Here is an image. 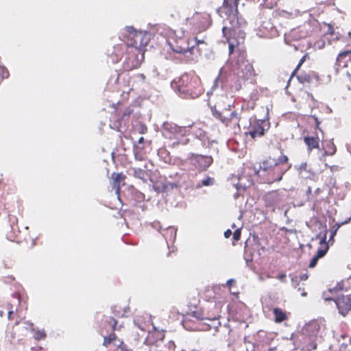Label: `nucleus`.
I'll list each match as a JSON object with an SVG mask.
<instances>
[{
	"instance_id": "603ef678",
	"label": "nucleus",
	"mask_w": 351,
	"mask_h": 351,
	"mask_svg": "<svg viewBox=\"0 0 351 351\" xmlns=\"http://www.w3.org/2000/svg\"><path fill=\"white\" fill-rule=\"evenodd\" d=\"M119 349L120 351H132V350L129 349L126 345L121 343V344L119 346Z\"/></svg>"
},
{
	"instance_id": "3c124183",
	"label": "nucleus",
	"mask_w": 351,
	"mask_h": 351,
	"mask_svg": "<svg viewBox=\"0 0 351 351\" xmlns=\"http://www.w3.org/2000/svg\"><path fill=\"white\" fill-rule=\"evenodd\" d=\"M326 234H327V231L325 232L323 237L320 240V242H319L320 246L328 245V243H326V238H327Z\"/></svg>"
},
{
	"instance_id": "f8f14e48",
	"label": "nucleus",
	"mask_w": 351,
	"mask_h": 351,
	"mask_svg": "<svg viewBox=\"0 0 351 351\" xmlns=\"http://www.w3.org/2000/svg\"><path fill=\"white\" fill-rule=\"evenodd\" d=\"M211 112L215 118L220 120L226 125H228L232 121H237L239 119V114L236 111L227 112L213 107L211 108Z\"/></svg>"
},
{
	"instance_id": "f257e3e1",
	"label": "nucleus",
	"mask_w": 351,
	"mask_h": 351,
	"mask_svg": "<svg viewBox=\"0 0 351 351\" xmlns=\"http://www.w3.org/2000/svg\"><path fill=\"white\" fill-rule=\"evenodd\" d=\"M229 60L227 66L229 73L226 81L230 84L232 91H239L244 82L255 75L253 66L245 59V53L239 45L233 41H229Z\"/></svg>"
},
{
	"instance_id": "c9c22d12",
	"label": "nucleus",
	"mask_w": 351,
	"mask_h": 351,
	"mask_svg": "<svg viewBox=\"0 0 351 351\" xmlns=\"http://www.w3.org/2000/svg\"><path fill=\"white\" fill-rule=\"evenodd\" d=\"M9 75L8 71L4 66H0V81L7 78Z\"/></svg>"
},
{
	"instance_id": "37998d69",
	"label": "nucleus",
	"mask_w": 351,
	"mask_h": 351,
	"mask_svg": "<svg viewBox=\"0 0 351 351\" xmlns=\"http://www.w3.org/2000/svg\"><path fill=\"white\" fill-rule=\"evenodd\" d=\"M112 337H114V334L110 335L108 338L104 337V346H107L110 344L112 340Z\"/></svg>"
},
{
	"instance_id": "473e14b6",
	"label": "nucleus",
	"mask_w": 351,
	"mask_h": 351,
	"mask_svg": "<svg viewBox=\"0 0 351 351\" xmlns=\"http://www.w3.org/2000/svg\"><path fill=\"white\" fill-rule=\"evenodd\" d=\"M289 276L291 277V286L295 289L298 288L300 282L298 275L290 274Z\"/></svg>"
},
{
	"instance_id": "9d476101",
	"label": "nucleus",
	"mask_w": 351,
	"mask_h": 351,
	"mask_svg": "<svg viewBox=\"0 0 351 351\" xmlns=\"http://www.w3.org/2000/svg\"><path fill=\"white\" fill-rule=\"evenodd\" d=\"M213 159L210 156L191 154L190 164L199 171H206L213 163Z\"/></svg>"
},
{
	"instance_id": "bf43d9fd",
	"label": "nucleus",
	"mask_w": 351,
	"mask_h": 351,
	"mask_svg": "<svg viewBox=\"0 0 351 351\" xmlns=\"http://www.w3.org/2000/svg\"><path fill=\"white\" fill-rule=\"evenodd\" d=\"M328 33H329L331 35L334 34V29L331 25L328 26Z\"/></svg>"
},
{
	"instance_id": "5701e85b",
	"label": "nucleus",
	"mask_w": 351,
	"mask_h": 351,
	"mask_svg": "<svg viewBox=\"0 0 351 351\" xmlns=\"http://www.w3.org/2000/svg\"><path fill=\"white\" fill-rule=\"evenodd\" d=\"M134 324L142 331H145L147 327V322L140 316L135 317Z\"/></svg>"
},
{
	"instance_id": "8fccbe9b",
	"label": "nucleus",
	"mask_w": 351,
	"mask_h": 351,
	"mask_svg": "<svg viewBox=\"0 0 351 351\" xmlns=\"http://www.w3.org/2000/svg\"><path fill=\"white\" fill-rule=\"evenodd\" d=\"M8 317L9 319H11V316L12 313H14V311L12 309V304H8Z\"/></svg>"
},
{
	"instance_id": "a211bd4d",
	"label": "nucleus",
	"mask_w": 351,
	"mask_h": 351,
	"mask_svg": "<svg viewBox=\"0 0 351 351\" xmlns=\"http://www.w3.org/2000/svg\"><path fill=\"white\" fill-rule=\"evenodd\" d=\"M196 47L194 45H191V42H189L186 47H181L176 45L175 47H173L172 49L178 53H186L189 52L191 54L195 53V49Z\"/></svg>"
},
{
	"instance_id": "f704fd0d",
	"label": "nucleus",
	"mask_w": 351,
	"mask_h": 351,
	"mask_svg": "<svg viewBox=\"0 0 351 351\" xmlns=\"http://www.w3.org/2000/svg\"><path fill=\"white\" fill-rule=\"evenodd\" d=\"M123 120L121 119H118L117 121H115L114 123H112V124H110V128L112 129H114V130H116L117 131H121V121Z\"/></svg>"
},
{
	"instance_id": "052dcab7",
	"label": "nucleus",
	"mask_w": 351,
	"mask_h": 351,
	"mask_svg": "<svg viewBox=\"0 0 351 351\" xmlns=\"http://www.w3.org/2000/svg\"><path fill=\"white\" fill-rule=\"evenodd\" d=\"M137 197L138 199H143L144 198V195L140 192L137 193Z\"/></svg>"
},
{
	"instance_id": "39448f33",
	"label": "nucleus",
	"mask_w": 351,
	"mask_h": 351,
	"mask_svg": "<svg viewBox=\"0 0 351 351\" xmlns=\"http://www.w3.org/2000/svg\"><path fill=\"white\" fill-rule=\"evenodd\" d=\"M243 0H234V2L230 3L229 0H223V5L219 8L217 11L221 17H227L230 19L234 15L239 14V6ZM260 6L267 8H271L273 3L269 0H258Z\"/></svg>"
},
{
	"instance_id": "aec40b11",
	"label": "nucleus",
	"mask_w": 351,
	"mask_h": 351,
	"mask_svg": "<svg viewBox=\"0 0 351 351\" xmlns=\"http://www.w3.org/2000/svg\"><path fill=\"white\" fill-rule=\"evenodd\" d=\"M273 313L275 316L276 322L280 323L287 319L286 313L279 308H274Z\"/></svg>"
},
{
	"instance_id": "ddd939ff",
	"label": "nucleus",
	"mask_w": 351,
	"mask_h": 351,
	"mask_svg": "<svg viewBox=\"0 0 351 351\" xmlns=\"http://www.w3.org/2000/svg\"><path fill=\"white\" fill-rule=\"evenodd\" d=\"M184 128L178 126L173 123L165 122L162 126V133L166 138L173 139L182 135Z\"/></svg>"
},
{
	"instance_id": "c756f323",
	"label": "nucleus",
	"mask_w": 351,
	"mask_h": 351,
	"mask_svg": "<svg viewBox=\"0 0 351 351\" xmlns=\"http://www.w3.org/2000/svg\"><path fill=\"white\" fill-rule=\"evenodd\" d=\"M328 250V245H322L318 248L316 256L321 258L325 256Z\"/></svg>"
},
{
	"instance_id": "58836bf2",
	"label": "nucleus",
	"mask_w": 351,
	"mask_h": 351,
	"mask_svg": "<svg viewBox=\"0 0 351 351\" xmlns=\"http://www.w3.org/2000/svg\"><path fill=\"white\" fill-rule=\"evenodd\" d=\"M136 130L138 131L140 134H145L147 131V128L145 124L140 123L137 126Z\"/></svg>"
},
{
	"instance_id": "49530a36",
	"label": "nucleus",
	"mask_w": 351,
	"mask_h": 351,
	"mask_svg": "<svg viewBox=\"0 0 351 351\" xmlns=\"http://www.w3.org/2000/svg\"><path fill=\"white\" fill-rule=\"evenodd\" d=\"M193 317H196L197 319L199 320H203L205 319V317L203 316V315L200 312L195 311L193 313Z\"/></svg>"
},
{
	"instance_id": "de8ad7c7",
	"label": "nucleus",
	"mask_w": 351,
	"mask_h": 351,
	"mask_svg": "<svg viewBox=\"0 0 351 351\" xmlns=\"http://www.w3.org/2000/svg\"><path fill=\"white\" fill-rule=\"evenodd\" d=\"M132 112V110H131L130 108L125 109L123 113V117H122L121 119L123 120L125 117H129Z\"/></svg>"
},
{
	"instance_id": "cd10ccee",
	"label": "nucleus",
	"mask_w": 351,
	"mask_h": 351,
	"mask_svg": "<svg viewBox=\"0 0 351 351\" xmlns=\"http://www.w3.org/2000/svg\"><path fill=\"white\" fill-rule=\"evenodd\" d=\"M273 166L274 163H269L268 161H264L261 165H260L259 169L255 171V174H258L261 169L264 171H267Z\"/></svg>"
},
{
	"instance_id": "f03ea898",
	"label": "nucleus",
	"mask_w": 351,
	"mask_h": 351,
	"mask_svg": "<svg viewBox=\"0 0 351 351\" xmlns=\"http://www.w3.org/2000/svg\"><path fill=\"white\" fill-rule=\"evenodd\" d=\"M326 335L325 325L318 321H311L295 335L293 341L303 350L311 351L316 349L317 343L322 342Z\"/></svg>"
},
{
	"instance_id": "6e6552de",
	"label": "nucleus",
	"mask_w": 351,
	"mask_h": 351,
	"mask_svg": "<svg viewBox=\"0 0 351 351\" xmlns=\"http://www.w3.org/2000/svg\"><path fill=\"white\" fill-rule=\"evenodd\" d=\"M287 192L285 190L272 191L264 195V201L267 207L271 208L274 211L276 208H280V206L286 201Z\"/></svg>"
},
{
	"instance_id": "ea45409f",
	"label": "nucleus",
	"mask_w": 351,
	"mask_h": 351,
	"mask_svg": "<svg viewBox=\"0 0 351 351\" xmlns=\"http://www.w3.org/2000/svg\"><path fill=\"white\" fill-rule=\"evenodd\" d=\"M307 164L306 162H302L298 167L297 169L300 174H302L303 171L306 170ZM296 168V166L295 167Z\"/></svg>"
},
{
	"instance_id": "79ce46f5",
	"label": "nucleus",
	"mask_w": 351,
	"mask_h": 351,
	"mask_svg": "<svg viewBox=\"0 0 351 351\" xmlns=\"http://www.w3.org/2000/svg\"><path fill=\"white\" fill-rule=\"evenodd\" d=\"M151 226L153 228L157 230L158 231L160 232L162 230V226L160 225L159 221H154L151 223Z\"/></svg>"
},
{
	"instance_id": "4be33fe9",
	"label": "nucleus",
	"mask_w": 351,
	"mask_h": 351,
	"mask_svg": "<svg viewBox=\"0 0 351 351\" xmlns=\"http://www.w3.org/2000/svg\"><path fill=\"white\" fill-rule=\"evenodd\" d=\"M351 54V50H346V51H343L342 52H340L337 58H336V61H335V69L338 71H339V67L341 66V60L343 59L344 58H346L347 56Z\"/></svg>"
},
{
	"instance_id": "4d7b16f0",
	"label": "nucleus",
	"mask_w": 351,
	"mask_h": 351,
	"mask_svg": "<svg viewBox=\"0 0 351 351\" xmlns=\"http://www.w3.org/2000/svg\"><path fill=\"white\" fill-rule=\"evenodd\" d=\"M12 297H13L14 299H16V300L17 303H19V304L20 303V300H21V299H20V295H19V293H14V294L12 295Z\"/></svg>"
},
{
	"instance_id": "7ed1b4c3",
	"label": "nucleus",
	"mask_w": 351,
	"mask_h": 351,
	"mask_svg": "<svg viewBox=\"0 0 351 351\" xmlns=\"http://www.w3.org/2000/svg\"><path fill=\"white\" fill-rule=\"evenodd\" d=\"M171 86L180 97L186 99H195L203 93L200 80L196 76L187 73H184L174 79Z\"/></svg>"
},
{
	"instance_id": "393cba45",
	"label": "nucleus",
	"mask_w": 351,
	"mask_h": 351,
	"mask_svg": "<svg viewBox=\"0 0 351 351\" xmlns=\"http://www.w3.org/2000/svg\"><path fill=\"white\" fill-rule=\"evenodd\" d=\"M195 43V44H193L192 45H194L196 49H195V53L193 55H195V56H197L200 54V48L199 46L201 45H205V42L203 39H199L197 37H195L194 40L193 41Z\"/></svg>"
},
{
	"instance_id": "680f3d73",
	"label": "nucleus",
	"mask_w": 351,
	"mask_h": 351,
	"mask_svg": "<svg viewBox=\"0 0 351 351\" xmlns=\"http://www.w3.org/2000/svg\"><path fill=\"white\" fill-rule=\"evenodd\" d=\"M336 232H337V229L332 232L329 241L331 240L333 238V237L336 234Z\"/></svg>"
},
{
	"instance_id": "9b49d317",
	"label": "nucleus",
	"mask_w": 351,
	"mask_h": 351,
	"mask_svg": "<svg viewBox=\"0 0 351 351\" xmlns=\"http://www.w3.org/2000/svg\"><path fill=\"white\" fill-rule=\"evenodd\" d=\"M269 128V122L265 120H256L253 121L250 119V125L247 132L252 138L261 137L264 135L265 132Z\"/></svg>"
},
{
	"instance_id": "20e7f679",
	"label": "nucleus",
	"mask_w": 351,
	"mask_h": 351,
	"mask_svg": "<svg viewBox=\"0 0 351 351\" xmlns=\"http://www.w3.org/2000/svg\"><path fill=\"white\" fill-rule=\"evenodd\" d=\"M227 21L229 23V25H226L223 27V34L225 37L227 38L228 41H233L235 44L237 42L239 43V40H234V38L231 39L228 37L231 36H238L240 39L243 40L244 38V29L247 25V22L244 18H243L241 15H234L230 19H227Z\"/></svg>"
},
{
	"instance_id": "5fc2aeb1",
	"label": "nucleus",
	"mask_w": 351,
	"mask_h": 351,
	"mask_svg": "<svg viewBox=\"0 0 351 351\" xmlns=\"http://www.w3.org/2000/svg\"><path fill=\"white\" fill-rule=\"evenodd\" d=\"M109 322L112 324V329L114 330L117 323V321L112 317H109Z\"/></svg>"
},
{
	"instance_id": "72a5a7b5",
	"label": "nucleus",
	"mask_w": 351,
	"mask_h": 351,
	"mask_svg": "<svg viewBox=\"0 0 351 351\" xmlns=\"http://www.w3.org/2000/svg\"><path fill=\"white\" fill-rule=\"evenodd\" d=\"M46 337V334L43 330H36L35 331L34 338L36 340H40L45 339Z\"/></svg>"
},
{
	"instance_id": "6e6d98bb",
	"label": "nucleus",
	"mask_w": 351,
	"mask_h": 351,
	"mask_svg": "<svg viewBox=\"0 0 351 351\" xmlns=\"http://www.w3.org/2000/svg\"><path fill=\"white\" fill-rule=\"evenodd\" d=\"M232 234V232L230 230H227L226 231L224 232V237L227 239L229 238Z\"/></svg>"
},
{
	"instance_id": "2eb2a0df",
	"label": "nucleus",
	"mask_w": 351,
	"mask_h": 351,
	"mask_svg": "<svg viewBox=\"0 0 351 351\" xmlns=\"http://www.w3.org/2000/svg\"><path fill=\"white\" fill-rule=\"evenodd\" d=\"M111 178L113 180L112 188L115 190L116 194L119 196L121 183L123 181L125 176H123L122 173H113L111 176Z\"/></svg>"
},
{
	"instance_id": "09e8293b",
	"label": "nucleus",
	"mask_w": 351,
	"mask_h": 351,
	"mask_svg": "<svg viewBox=\"0 0 351 351\" xmlns=\"http://www.w3.org/2000/svg\"><path fill=\"white\" fill-rule=\"evenodd\" d=\"M298 277L300 278V281H304L308 279V275L307 273H303L300 275H298Z\"/></svg>"
},
{
	"instance_id": "69168bd1",
	"label": "nucleus",
	"mask_w": 351,
	"mask_h": 351,
	"mask_svg": "<svg viewBox=\"0 0 351 351\" xmlns=\"http://www.w3.org/2000/svg\"><path fill=\"white\" fill-rule=\"evenodd\" d=\"M207 319H209L210 321H215L217 320V317L216 316H214L213 317H208Z\"/></svg>"
},
{
	"instance_id": "2f4dec72",
	"label": "nucleus",
	"mask_w": 351,
	"mask_h": 351,
	"mask_svg": "<svg viewBox=\"0 0 351 351\" xmlns=\"http://www.w3.org/2000/svg\"><path fill=\"white\" fill-rule=\"evenodd\" d=\"M214 183V179L209 177V176H207L206 178L204 179L201 184H199L197 185V187H199L201 186H211L213 185Z\"/></svg>"
},
{
	"instance_id": "6ab92c4d",
	"label": "nucleus",
	"mask_w": 351,
	"mask_h": 351,
	"mask_svg": "<svg viewBox=\"0 0 351 351\" xmlns=\"http://www.w3.org/2000/svg\"><path fill=\"white\" fill-rule=\"evenodd\" d=\"M305 144L308 146V149L311 150L313 148H318L319 144V139L317 136H305L304 138Z\"/></svg>"
},
{
	"instance_id": "e433bc0d",
	"label": "nucleus",
	"mask_w": 351,
	"mask_h": 351,
	"mask_svg": "<svg viewBox=\"0 0 351 351\" xmlns=\"http://www.w3.org/2000/svg\"><path fill=\"white\" fill-rule=\"evenodd\" d=\"M288 161V157L284 155L280 156L276 162H274V165L276 166L279 164L286 163Z\"/></svg>"
},
{
	"instance_id": "a18cd8bd",
	"label": "nucleus",
	"mask_w": 351,
	"mask_h": 351,
	"mask_svg": "<svg viewBox=\"0 0 351 351\" xmlns=\"http://www.w3.org/2000/svg\"><path fill=\"white\" fill-rule=\"evenodd\" d=\"M304 60V57H303V58L300 60V61L299 62V63H298V66H296L295 69L292 72V73H291V77H290V78H291V77L295 75V73H296L297 70H298V69H299V68H300V67L301 66V65L303 64ZM291 80V79H289V80Z\"/></svg>"
},
{
	"instance_id": "dca6fc26",
	"label": "nucleus",
	"mask_w": 351,
	"mask_h": 351,
	"mask_svg": "<svg viewBox=\"0 0 351 351\" xmlns=\"http://www.w3.org/2000/svg\"><path fill=\"white\" fill-rule=\"evenodd\" d=\"M177 229L173 226H169L163 230L162 234L165 239L167 244L169 245V241L174 242L176 237Z\"/></svg>"
},
{
	"instance_id": "f3484780",
	"label": "nucleus",
	"mask_w": 351,
	"mask_h": 351,
	"mask_svg": "<svg viewBox=\"0 0 351 351\" xmlns=\"http://www.w3.org/2000/svg\"><path fill=\"white\" fill-rule=\"evenodd\" d=\"M289 167H281L278 165H274L272 169L273 177L271 178V182H279L282 179L283 175L285 172L289 169Z\"/></svg>"
},
{
	"instance_id": "a878e982",
	"label": "nucleus",
	"mask_w": 351,
	"mask_h": 351,
	"mask_svg": "<svg viewBox=\"0 0 351 351\" xmlns=\"http://www.w3.org/2000/svg\"><path fill=\"white\" fill-rule=\"evenodd\" d=\"M335 152H336V147L332 142L330 141L327 144L326 149L325 150L324 154L332 156V155L335 154Z\"/></svg>"
},
{
	"instance_id": "13d9d810",
	"label": "nucleus",
	"mask_w": 351,
	"mask_h": 351,
	"mask_svg": "<svg viewBox=\"0 0 351 351\" xmlns=\"http://www.w3.org/2000/svg\"><path fill=\"white\" fill-rule=\"evenodd\" d=\"M340 289H341V287H339L338 286H336V287H334L333 289H330L328 290V291H329L330 293H332L333 291H339V290H340Z\"/></svg>"
},
{
	"instance_id": "412c9836",
	"label": "nucleus",
	"mask_w": 351,
	"mask_h": 351,
	"mask_svg": "<svg viewBox=\"0 0 351 351\" xmlns=\"http://www.w3.org/2000/svg\"><path fill=\"white\" fill-rule=\"evenodd\" d=\"M131 172L135 178L146 181L147 173L145 170L140 168H133L131 169Z\"/></svg>"
},
{
	"instance_id": "423d86ee",
	"label": "nucleus",
	"mask_w": 351,
	"mask_h": 351,
	"mask_svg": "<svg viewBox=\"0 0 351 351\" xmlns=\"http://www.w3.org/2000/svg\"><path fill=\"white\" fill-rule=\"evenodd\" d=\"M125 37L127 38V45L143 51L149 41V34L146 32H137L133 27H127Z\"/></svg>"
},
{
	"instance_id": "0eeeda50",
	"label": "nucleus",
	"mask_w": 351,
	"mask_h": 351,
	"mask_svg": "<svg viewBox=\"0 0 351 351\" xmlns=\"http://www.w3.org/2000/svg\"><path fill=\"white\" fill-rule=\"evenodd\" d=\"M186 24L191 25V30L194 34L200 33L206 30L211 25L210 15L206 12H195L191 18L186 19Z\"/></svg>"
},
{
	"instance_id": "7c9ffc66",
	"label": "nucleus",
	"mask_w": 351,
	"mask_h": 351,
	"mask_svg": "<svg viewBox=\"0 0 351 351\" xmlns=\"http://www.w3.org/2000/svg\"><path fill=\"white\" fill-rule=\"evenodd\" d=\"M232 97H229L228 95H221L220 96L217 101V103L215 104V106L214 107H216L217 109H219V103H221L223 104V105H226L227 104V101H228V99H230Z\"/></svg>"
},
{
	"instance_id": "b1692460",
	"label": "nucleus",
	"mask_w": 351,
	"mask_h": 351,
	"mask_svg": "<svg viewBox=\"0 0 351 351\" xmlns=\"http://www.w3.org/2000/svg\"><path fill=\"white\" fill-rule=\"evenodd\" d=\"M232 108H234V100L232 99V98H231L230 99H228V101H227V104L226 105H223L221 103L219 104V108L220 110H224L227 112H231V111H234L232 110Z\"/></svg>"
},
{
	"instance_id": "338daca9",
	"label": "nucleus",
	"mask_w": 351,
	"mask_h": 351,
	"mask_svg": "<svg viewBox=\"0 0 351 351\" xmlns=\"http://www.w3.org/2000/svg\"><path fill=\"white\" fill-rule=\"evenodd\" d=\"M314 119H315V122H316L317 125H318L319 124V122L318 121L317 118V117H314Z\"/></svg>"
},
{
	"instance_id": "864d4df0",
	"label": "nucleus",
	"mask_w": 351,
	"mask_h": 351,
	"mask_svg": "<svg viewBox=\"0 0 351 351\" xmlns=\"http://www.w3.org/2000/svg\"><path fill=\"white\" fill-rule=\"evenodd\" d=\"M287 275L285 273H282L278 275V278L280 281L285 282L286 281Z\"/></svg>"
},
{
	"instance_id": "c85d7f7f",
	"label": "nucleus",
	"mask_w": 351,
	"mask_h": 351,
	"mask_svg": "<svg viewBox=\"0 0 351 351\" xmlns=\"http://www.w3.org/2000/svg\"><path fill=\"white\" fill-rule=\"evenodd\" d=\"M297 78L300 83L304 84L305 82H311V76L310 74L302 73L297 76Z\"/></svg>"
},
{
	"instance_id": "4c0bfd02",
	"label": "nucleus",
	"mask_w": 351,
	"mask_h": 351,
	"mask_svg": "<svg viewBox=\"0 0 351 351\" xmlns=\"http://www.w3.org/2000/svg\"><path fill=\"white\" fill-rule=\"evenodd\" d=\"M195 135L200 141H204L205 140L206 134L203 130H198V131L195 132Z\"/></svg>"
},
{
	"instance_id": "c03bdc74",
	"label": "nucleus",
	"mask_w": 351,
	"mask_h": 351,
	"mask_svg": "<svg viewBox=\"0 0 351 351\" xmlns=\"http://www.w3.org/2000/svg\"><path fill=\"white\" fill-rule=\"evenodd\" d=\"M240 237H241V230L239 229H237L233 233V239L235 241H238L240 239Z\"/></svg>"
},
{
	"instance_id": "a19ab883",
	"label": "nucleus",
	"mask_w": 351,
	"mask_h": 351,
	"mask_svg": "<svg viewBox=\"0 0 351 351\" xmlns=\"http://www.w3.org/2000/svg\"><path fill=\"white\" fill-rule=\"evenodd\" d=\"M319 259V257H317L316 255L311 259L310 263H309V265L308 267L310 268H313L314 267H315V265H317V261Z\"/></svg>"
},
{
	"instance_id": "774afa93",
	"label": "nucleus",
	"mask_w": 351,
	"mask_h": 351,
	"mask_svg": "<svg viewBox=\"0 0 351 351\" xmlns=\"http://www.w3.org/2000/svg\"><path fill=\"white\" fill-rule=\"evenodd\" d=\"M233 281H234V280H232V279H230V280H228L227 281V284H228H228H231V282H233Z\"/></svg>"
},
{
	"instance_id": "bb28decb",
	"label": "nucleus",
	"mask_w": 351,
	"mask_h": 351,
	"mask_svg": "<svg viewBox=\"0 0 351 351\" xmlns=\"http://www.w3.org/2000/svg\"><path fill=\"white\" fill-rule=\"evenodd\" d=\"M224 73H225V68L224 67H221L219 69L218 76L215 78V80L214 81V84H213V86L212 87V90L215 89L219 86L218 84L221 81V77H223Z\"/></svg>"
},
{
	"instance_id": "e2e57ef3",
	"label": "nucleus",
	"mask_w": 351,
	"mask_h": 351,
	"mask_svg": "<svg viewBox=\"0 0 351 351\" xmlns=\"http://www.w3.org/2000/svg\"><path fill=\"white\" fill-rule=\"evenodd\" d=\"M115 56H116V60H113V62H118L119 59L120 58V54L116 53Z\"/></svg>"
},
{
	"instance_id": "4468645a",
	"label": "nucleus",
	"mask_w": 351,
	"mask_h": 351,
	"mask_svg": "<svg viewBox=\"0 0 351 351\" xmlns=\"http://www.w3.org/2000/svg\"><path fill=\"white\" fill-rule=\"evenodd\" d=\"M149 86V82L144 74L138 73L132 77V88L145 90Z\"/></svg>"
},
{
	"instance_id": "0e129e2a",
	"label": "nucleus",
	"mask_w": 351,
	"mask_h": 351,
	"mask_svg": "<svg viewBox=\"0 0 351 351\" xmlns=\"http://www.w3.org/2000/svg\"><path fill=\"white\" fill-rule=\"evenodd\" d=\"M138 143L139 144H142V143H144V138H143V137H141V138L138 139Z\"/></svg>"
},
{
	"instance_id": "1a4fd4ad",
	"label": "nucleus",
	"mask_w": 351,
	"mask_h": 351,
	"mask_svg": "<svg viewBox=\"0 0 351 351\" xmlns=\"http://www.w3.org/2000/svg\"><path fill=\"white\" fill-rule=\"evenodd\" d=\"M323 298L325 301H333L339 313L343 316H346L351 310V293L348 295H341L336 298H333L326 296V293H324Z\"/></svg>"
}]
</instances>
